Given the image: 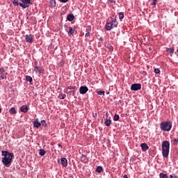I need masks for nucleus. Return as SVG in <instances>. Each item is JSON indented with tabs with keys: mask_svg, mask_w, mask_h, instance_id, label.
Here are the masks:
<instances>
[{
	"mask_svg": "<svg viewBox=\"0 0 178 178\" xmlns=\"http://www.w3.org/2000/svg\"><path fill=\"white\" fill-rule=\"evenodd\" d=\"M2 156H4L2 158V163L6 168H9L12 163V159H13V154L8 151H2Z\"/></svg>",
	"mask_w": 178,
	"mask_h": 178,
	"instance_id": "1",
	"label": "nucleus"
},
{
	"mask_svg": "<svg viewBox=\"0 0 178 178\" xmlns=\"http://www.w3.org/2000/svg\"><path fill=\"white\" fill-rule=\"evenodd\" d=\"M162 154L164 158L169 156V149H170V143L168 140H165L162 143Z\"/></svg>",
	"mask_w": 178,
	"mask_h": 178,
	"instance_id": "2",
	"label": "nucleus"
},
{
	"mask_svg": "<svg viewBox=\"0 0 178 178\" xmlns=\"http://www.w3.org/2000/svg\"><path fill=\"white\" fill-rule=\"evenodd\" d=\"M160 129L161 131H170L172 130V122L164 121L160 123Z\"/></svg>",
	"mask_w": 178,
	"mask_h": 178,
	"instance_id": "3",
	"label": "nucleus"
},
{
	"mask_svg": "<svg viewBox=\"0 0 178 178\" xmlns=\"http://www.w3.org/2000/svg\"><path fill=\"white\" fill-rule=\"evenodd\" d=\"M21 2L22 3H19V6L23 9H26L30 6V4L31 5V0H21Z\"/></svg>",
	"mask_w": 178,
	"mask_h": 178,
	"instance_id": "4",
	"label": "nucleus"
},
{
	"mask_svg": "<svg viewBox=\"0 0 178 178\" xmlns=\"http://www.w3.org/2000/svg\"><path fill=\"white\" fill-rule=\"evenodd\" d=\"M25 40L26 42H29V44H33V42H34V35L31 34L26 35Z\"/></svg>",
	"mask_w": 178,
	"mask_h": 178,
	"instance_id": "5",
	"label": "nucleus"
},
{
	"mask_svg": "<svg viewBox=\"0 0 178 178\" xmlns=\"http://www.w3.org/2000/svg\"><path fill=\"white\" fill-rule=\"evenodd\" d=\"M131 90L132 91H138V90H141V84L140 83H134L131 86Z\"/></svg>",
	"mask_w": 178,
	"mask_h": 178,
	"instance_id": "6",
	"label": "nucleus"
},
{
	"mask_svg": "<svg viewBox=\"0 0 178 178\" xmlns=\"http://www.w3.org/2000/svg\"><path fill=\"white\" fill-rule=\"evenodd\" d=\"M37 62H35L34 72H35V73H39V74H41V73H42V67L37 65Z\"/></svg>",
	"mask_w": 178,
	"mask_h": 178,
	"instance_id": "7",
	"label": "nucleus"
},
{
	"mask_svg": "<svg viewBox=\"0 0 178 178\" xmlns=\"http://www.w3.org/2000/svg\"><path fill=\"white\" fill-rule=\"evenodd\" d=\"M7 74H8V72H6L3 68H0V77L2 80H4L5 79H6Z\"/></svg>",
	"mask_w": 178,
	"mask_h": 178,
	"instance_id": "8",
	"label": "nucleus"
},
{
	"mask_svg": "<svg viewBox=\"0 0 178 178\" xmlns=\"http://www.w3.org/2000/svg\"><path fill=\"white\" fill-rule=\"evenodd\" d=\"M58 163H60L64 168L67 166V159L66 158H61L60 161H58Z\"/></svg>",
	"mask_w": 178,
	"mask_h": 178,
	"instance_id": "9",
	"label": "nucleus"
},
{
	"mask_svg": "<svg viewBox=\"0 0 178 178\" xmlns=\"http://www.w3.org/2000/svg\"><path fill=\"white\" fill-rule=\"evenodd\" d=\"M66 31H67V35L69 37L74 33V30L73 29V28H72V26H67Z\"/></svg>",
	"mask_w": 178,
	"mask_h": 178,
	"instance_id": "10",
	"label": "nucleus"
},
{
	"mask_svg": "<svg viewBox=\"0 0 178 178\" xmlns=\"http://www.w3.org/2000/svg\"><path fill=\"white\" fill-rule=\"evenodd\" d=\"M88 91V88L87 86H81L79 88L80 94H86Z\"/></svg>",
	"mask_w": 178,
	"mask_h": 178,
	"instance_id": "11",
	"label": "nucleus"
},
{
	"mask_svg": "<svg viewBox=\"0 0 178 178\" xmlns=\"http://www.w3.org/2000/svg\"><path fill=\"white\" fill-rule=\"evenodd\" d=\"M81 161L83 162V163H88V158H87L86 155L82 154L81 157Z\"/></svg>",
	"mask_w": 178,
	"mask_h": 178,
	"instance_id": "12",
	"label": "nucleus"
},
{
	"mask_svg": "<svg viewBox=\"0 0 178 178\" xmlns=\"http://www.w3.org/2000/svg\"><path fill=\"white\" fill-rule=\"evenodd\" d=\"M21 112H23L24 113H27V111H29V107L27 106H22L20 108Z\"/></svg>",
	"mask_w": 178,
	"mask_h": 178,
	"instance_id": "13",
	"label": "nucleus"
},
{
	"mask_svg": "<svg viewBox=\"0 0 178 178\" xmlns=\"http://www.w3.org/2000/svg\"><path fill=\"white\" fill-rule=\"evenodd\" d=\"M106 30L109 31L110 30H112V22H108L105 26Z\"/></svg>",
	"mask_w": 178,
	"mask_h": 178,
	"instance_id": "14",
	"label": "nucleus"
},
{
	"mask_svg": "<svg viewBox=\"0 0 178 178\" xmlns=\"http://www.w3.org/2000/svg\"><path fill=\"white\" fill-rule=\"evenodd\" d=\"M33 126L34 127H36L37 129H38V127H40V126H41V123H40L38 122V118H36L33 122Z\"/></svg>",
	"mask_w": 178,
	"mask_h": 178,
	"instance_id": "15",
	"label": "nucleus"
},
{
	"mask_svg": "<svg viewBox=\"0 0 178 178\" xmlns=\"http://www.w3.org/2000/svg\"><path fill=\"white\" fill-rule=\"evenodd\" d=\"M140 147L142 148V151H143V152L147 151V149H148V148H149L148 145H147V143H142L140 145Z\"/></svg>",
	"mask_w": 178,
	"mask_h": 178,
	"instance_id": "16",
	"label": "nucleus"
},
{
	"mask_svg": "<svg viewBox=\"0 0 178 178\" xmlns=\"http://www.w3.org/2000/svg\"><path fill=\"white\" fill-rule=\"evenodd\" d=\"M67 20H68V22H73V20H74V15L73 14L68 15Z\"/></svg>",
	"mask_w": 178,
	"mask_h": 178,
	"instance_id": "17",
	"label": "nucleus"
},
{
	"mask_svg": "<svg viewBox=\"0 0 178 178\" xmlns=\"http://www.w3.org/2000/svg\"><path fill=\"white\" fill-rule=\"evenodd\" d=\"M119 15V19L120 21L123 20V19H124V13L121 12L118 13Z\"/></svg>",
	"mask_w": 178,
	"mask_h": 178,
	"instance_id": "18",
	"label": "nucleus"
},
{
	"mask_svg": "<svg viewBox=\"0 0 178 178\" xmlns=\"http://www.w3.org/2000/svg\"><path fill=\"white\" fill-rule=\"evenodd\" d=\"M46 152L44 149H40L39 150V155H40V156H44V155H45Z\"/></svg>",
	"mask_w": 178,
	"mask_h": 178,
	"instance_id": "19",
	"label": "nucleus"
},
{
	"mask_svg": "<svg viewBox=\"0 0 178 178\" xmlns=\"http://www.w3.org/2000/svg\"><path fill=\"white\" fill-rule=\"evenodd\" d=\"M50 5L51 8H55L56 6V1L55 0H50Z\"/></svg>",
	"mask_w": 178,
	"mask_h": 178,
	"instance_id": "20",
	"label": "nucleus"
},
{
	"mask_svg": "<svg viewBox=\"0 0 178 178\" xmlns=\"http://www.w3.org/2000/svg\"><path fill=\"white\" fill-rule=\"evenodd\" d=\"M10 113H11L12 115H15L16 113V109L15 108V107H12L10 110H9Z\"/></svg>",
	"mask_w": 178,
	"mask_h": 178,
	"instance_id": "21",
	"label": "nucleus"
},
{
	"mask_svg": "<svg viewBox=\"0 0 178 178\" xmlns=\"http://www.w3.org/2000/svg\"><path fill=\"white\" fill-rule=\"evenodd\" d=\"M159 177L160 178H168L169 176H168V174H163V172H161L159 174Z\"/></svg>",
	"mask_w": 178,
	"mask_h": 178,
	"instance_id": "22",
	"label": "nucleus"
},
{
	"mask_svg": "<svg viewBox=\"0 0 178 178\" xmlns=\"http://www.w3.org/2000/svg\"><path fill=\"white\" fill-rule=\"evenodd\" d=\"M166 51H167V52H170V54H175V49H173V48H171V49H169V48H168V49H166ZM170 54V56H172V55Z\"/></svg>",
	"mask_w": 178,
	"mask_h": 178,
	"instance_id": "23",
	"label": "nucleus"
},
{
	"mask_svg": "<svg viewBox=\"0 0 178 178\" xmlns=\"http://www.w3.org/2000/svg\"><path fill=\"white\" fill-rule=\"evenodd\" d=\"M26 81H29V83H31L33 81V78L31 76H26Z\"/></svg>",
	"mask_w": 178,
	"mask_h": 178,
	"instance_id": "24",
	"label": "nucleus"
},
{
	"mask_svg": "<svg viewBox=\"0 0 178 178\" xmlns=\"http://www.w3.org/2000/svg\"><path fill=\"white\" fill-rule=\"evenodd\" d=\"M102 170H104V169L102 168V166H98L96 169V172H97L98 173H101Z\"/></svg>",
	"mask_w": 178,
	"mask_h": 178,
	"instance_id": "25",
	"label": "nucleus"
},
{
	"mask_svg": "<svg viewBox=\"0 0 178 178\" xmlns=\"http://www.w3.org/2000/svg\"><path fill=\"white\" fill-rule=\"evenodd\" d=\"M111 123H112V121L111 120H106L104 122V124H106V126H111Z\"/></svg>",
	"mask_w": 178,
	"mask_h": 178,
	"instance_id": "26",
	"label": "nucleus"
},
{
	"mask_svg": "<svg viewBox=\"0 0 178 178\" xmlns=\"http://www.w3.org/2000/svg\"><path fill=\"white\" fill-rule=\"evenodd\" d=\"M112 26L113 27H116L118 26V21H116V19H114L112 21Z\"/></svg>",
	"mask_w": 178,
	"mask_h": 178,
	"instance_id": "27",
	"label": "nucleus"
},
{
	"mask_svg": "<svg viewBox=\"0 0 178 178\" xmlns=\"http://www.w3.org/2000/svg\"><path fill=\"white\" fill-rule=\"evenodd\" d=\"M19 1L17 0H13V5H14V6H19Z\"/></svg>",
	"mask_w": 178,
	"mask_h": 178,
	"instance_id": "28",
	"label": "nucleus"
},
{
	"mask_svg": "<svg viewBox=\"0 0 178 178\" xmlns=\"http://www.w3.org/2000/svg\"><path fill=\"white\" fill-rule=\"evenodd\" d=\"M97 94H98V95H104L105 91H104V90H98V91H97Z\"/></svg>",
	"mask_w": 178,
	"mask_h": 178,
	"instance_id": "29",
	"label": "nucleus"
},
{
	"mask_svg": "<svg viewBox=\"0 0 178 178\" xmlns=\"http://www.w3.org/2000/svg\"><path fill=\"white\" fill-rule=\"evenodd\" d=\"M172 144L174 145H177V144H178V138H175V139L172 140Z\"/></svg>",
	"mask_w": 178,
	"mask_h": 178,
	"instance_id": "30",
	"label": "nucleus"
},
{
	"mask_svg": "<svg viewBox=\"0 0 178 178\" xmlns=\"http://www.w3.org/2000/svg\"><path fill=\"white\" fill-rule=\"evenodd\" d=\"M113 120H115V122H118V120H119V115H115L113 117Z\"/></svg>",
	"mask_w": 178,
	"mask_h": 178,
	"instance_id": "31",
	"label": "nucleus"
},
{
	"mask_svg": "<svg viewBox=\"0 0 178 178\" xmlns=\"http://www.w3.org/2000/svg\"><path fill=\"white\" fill-rule=\"evenodd\" d=\"M67 89L71 90L72 92H74V87H73V86H69L67 88Z\"/></svg>",
	"mask_w": 178,
	"mask_h": 178,
	"instance_id": "32",
	"label": "nucleus"
},
{
	"mask_svg": "<svg viewBox=\"0 0 178 178\" xmlns=\"http://www.w3.org/2000/svg\"><path fill=\"white\" fill-rule=\"evenodd\" d=\"M160 72L161 71L159 70V69L156 68L154 70V73H156V74H159Z\"/></svg>",
	"mask_w": 178,
	"mask_h": 178,
	"instance_id": "33",
	"label": "nucleus"
},
{
	"mask_svg": "<svg viewBox=\"0 0 178 178\" xmlns=\"http://www.w3.org/2000/svg\"><path fill=\"white\" fill-rule=\"evenodd\" d=\"M62 3H66L67 2H69V0H58Z\"/></svg>",
	"mask_w": 178,
	"mask_h": 178,
	"instance_id": "34",
	"label": "nucleus"
},
{
	"mask_svg": "<svg viewBox=\"0 0 178 178\" xmlns=\"http://www.w3.org/2000/svg\"><path fill=\"white\" fill-rule=\"evenodd\" d=\"M41 123H42V124L43 125V126H47V122H45V120H42L41 121Z\"/></svg>",
	"mask_w": 178,
	"mask_h": 178,
	"instance_id": "35",
	"label": "nucleus"
},
{
	"mask_svg": "<svg viewBox=\"0 0 178 178\" xmlns=\"http://www.w3.org/2000/svg\"><path fill=\"white\" fill-rule=\"evenodd\" d=\"M158 0H153V2H152V5H154V6H156V2H157Z\"/></svg>",
	"mask_w": 178,
	"mask_h": 178,
	"instance_id": "36",
	"label": "nucleus"
},
{
	"mask_svg": "<svg viewBox=\"0 0 178 178\" xmlns=\"http://www.w3.org/2000/svg\"><path fill=\"white\" fill-rule=\"evenodd\" d=\"M63 61H60V63H59V66H60L61 67H63Z\"/></svg>",
	"mask_w": 178,
	"mask_h": 178,
	"instance_id": "37",
	"label": "nucleus"
},
{
	"mask_svg": "<svg viewBox=\"0 0 178 178\" xmlns=\"http://www.w3.org/2000/svg\"><path fill=\"white\" fill-rule=\"evenodd\" d=\"M85 37H90V33L88 32L86 33Z\"/></svg>",
	"mask_w": 178,
	"mask_h": 178,
	"instance_id": "38",
	"label": "nucleus"
},
{
	"mask_svg": "<svg viewBox=\"0 0 178 178\" xmlns=\"http://www.w3.org/2000/svg\"><path fill=\"white\" fill-rule=\"evenodd\" d=\"M123 178H129V177H127V175H124V177Z\"/></svg>",
	"mask_w": 178,
	"mask_h": 178,
	"instance_id": "39",
	"label": "nucleus"
},
{
	"mask_svg": "<svg viewBox=\"0 0 178 178\" xmlns=\"http://www.w3.org/2000/svg\"><path fill=\"white\" fill-rule=\"evenodd\" d=\"M170 178H174V176H172V175H170Z\"/></svg>",
	"mask_w": 178,
	"mask_h": 178,
	"instance_id": "40",
	"label": "nucleus"
},
{
	"mask_svg": "<svg viewBox=\"0 0 178 178\" xmlns=\"http://www.w3.org/2000/svg\"><path fill=\"white\" fill-rule=\"evenodd\" d=\"M61 99H65V97L63 96V97H61Z\"/></svg>",
	"mask_w": 178,
	"mask_h": 178,
	"instance_id": "41",
	"label": "nucleus"
},
{
	"mask_svg": "<svg viewBox=\"0 0 178 178\" xmlns=\"http://www.w3.org/2000/svg\"><path fill=\"white\" fill-rule=\"evenodd\" d=\"M2 112V108H0V113Z\"/></svg>",
	"mask_w": 178,
	"mask_h": 178,
	"instance_id": "42",
	"label": "nucleus"
},
{
	"mask_svg": "<svg viewBox=\"0 0 178 178\" xmlns=\"http://www.w3.org/2000/svg\"><path fill=\"white\" fill-rule=\"evenodd\" d=\"M58 147H62V145L60 144H58Z\"/></svg>",
	"mask_w": 178,
	"mask_h": 178,
	"instance_id": "43",
	"label": "nucleus"
},
{
	"mask_svg": "<svg viewBox=\"0 0 178 178\" xmlns=\"http://www.w3.org/2000/svg\"><path fill=\"white\" fill-rule=\"evenodd\" d=\"M112 3H115V2L114 1H112Z\"/></svg>",
	"mask_w": 178,
	"mask_h": 178,
	"instance_id": "44",
	"label": "nucleus"
},
{
	"mask_svg": "<svg viewBox=\"0 0 178 178\" xmlns=\"http://www.w3.org/2000/svg\"><path fill=\"white\" fill-rule=\"evenodd\" d=\"M174 178H178L177 176H174Z\"/></svg>",
	"mask_w": 178,
	"mask_h": 178,
	"instance_id": "45",
	"label": "nucleus"
}]
</instances>
